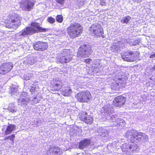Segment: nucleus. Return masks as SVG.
I'll use <instances>...</instances> for the list:
<instances>
[{
	"instance_id": "obj_16",
	"label": "nucleus",
	"mask_w": 155,
	"mask_h": 155,
	"mask_svg": "<svg viewBox=\"0 0 155 155\" xmlns=\"http://www.w3.org/2000/svg\"><path fill=\"white\" fill-rule=\"evenodd\" d=\"M30 101V99L28 97H20L18 100V105L22 106H25Z\"/></svg>"
},
{
	"instance_id": "obj_19",
	"label": "nucleus",
	"mask_w": 155,
	"mask_h": 155,
	"mask_svg": "<svg viewBox=\"0 0 155 155\" xmlns=\"http://www.w3.org/2000/svg\"><path fill=\"white\" fill-rule=\"evenodd\" d=\"M101 111L104 112L105 114H110L113 112L112 106L110 105H108L105 106L102 108Z\"/></svg>"
},
{
	"instance_id": "obj_22",
	"label": "nucleus",
	"mask_w": 155,
	"mask_h": 155,
	"mask_svg": "<svg viewBox=\"0 0 155 155\" xmlns=\"http://www.w3.org/2000/svg\"><path fill=\"white\" fill-rule=\"evenodd\" d=\"M62 85V84L61 81H57L56 83L54 84V85L52 87V90L56 91H58L61 88Z\"/></svg>"
},
{
	"instance_id": "obj_17",
	"label": "nucleus",
	"mask_w": 155,
	"mask_h": 155,
	"mask_svg": "<svg viewBox=\"0 0 155 155\" xmlns=\"http://www.w3.org/2000/svg\"><path fill=\"white\" fill-rule=\"evenodd\" d=\"M90 141L89 140L85 139L81 141L79 144L78 147L81 149H83L88 147L90 144Z\"/></svg>"
},
{
	"instance_id": "obj_33",
	"label": "nucleus",
	"mask_w": 155,
	"mask_h": 155,
	"mask_svg": "<svg viewBox=\"0 0 155 155\" xmlns=\"http://www.w3.org/2000/svg\"><path fill=\"white\" fill-rule=\"evenodd\" d=\"M48 21L50 23L52 24L55 21V19L52 17H49L48 19Z\"/></svg>"
},
{
	"instance_id": "obj_3",
	"label": "nucleus",
	"mask_w": 155,
	"mask_h": 155,
	"mask_svg": "<svg viewBox=\"0 0 155 155\" xmlns=\"http://www.w3.org/2000/svg\"><path fill=\"white\" fill-rule=\"evenodd\" d=\"M83 31L82 26L79 23L76 22L71 23L67 28L68 35L72 38L80 35Z\"/></svg>"
},
{
	"instance_id": "obj_8",
	"label": "nucleus",
	"mask_w": 155,
	"mask_h": 155,
	"mask_svg": "<svg viewBox=\"0 0 155 155\" xmlns=\"http://www.w3.org/2000/svg\"><path fill=\"white\" fill-rule=\"evenodd\" d=\"M91 96L90 93L87 91H81L78 93L75 97L80 102L87 103L90 101Z\"/></svg>"
},
{
	"instance_id": "obj_11",
	"label": "nucleus",
	"mask_w": 155,
	"mask_h": 155,
	"mask_svg": "<svg viewBox=\"0 0 155 155\" xmlns=\"http://www.w3.org/2000/svg\"><path fill=\"white\" fill-rule=\"evenodd\" d=\"M34 4V0H21L20 6L23 10L30 11Z\"/></svg>"
},
{
	"instance_id": "obj_47",
	"label": "nucleus",
	"mask_w": 155,
	"mask_h": 155,
	"mask_svg": "<svg viewBox=\"0 0 155 155\" xmlns=\"http://www.w3.org/2000/svg\"><path fill=\"white\" fill-rule=\"evenodd\" d=\"M38 101H37L36 102V103H38Z\"/></svg>"
},
{
	"instance_id": "obj_42",
	"label": "nucleus",
	"mask_w": 155,
	"mask_h": 155,
	"mask_svg": "<svg viewBox=\"0 0 155 155\" xmlns=\"http://www.w3.org/2000/svg\"><path fill=\"white\" fill-rule=\"evenodd\" d=\"M138 40H136L135 41V42L134 43H134V45H137V44H136V42H137V43H138L139 42H138Z\"/></svg>"
},
{
	"instance_id": "obj_18",
	"label": "nucleus",
	"mask_w": 155,
	"mask_h": 155,
	"mask_svg": "<svg viewBox=\"0 0 155 155\" xmlns=\"http://www.w3.org/2000/svg\"><path fill=\"white\" fill-rule=\"evenodd\" d=\"M137 145L135 144H127L126 152H128V153H130L134 151L136 152L137 151Z\"/></svg>"
},
{
	"instance_id": "obj_29",
	"label": "nucleus",
	"mask_w": 155,
	"mask_h": 155,
	"mask_svg": "<svg viewBox=\"0 0 155 155\" xmlns=\"http://www.w3.org/2000/svg\"><path fill=\"white\" fill-rule=\"evenodd\" d=\"M125 121L121 119L117 118L116 119V122L117 123V125L118 124L119 125H122V124L125 123Z\"/></svg>"
},
{
	"instance_id": "obj_13",
	"label": "nucleus",
	"mask_w": 155,
	"mask_h": 155,
	"mask_svg": "<svg viewBox=\"0 0 155 155\" xmlns=\"http://www.w3.org/2000/svg\"><path fill=\"white\" fill-rule=\"evenodd\" d=\"M79 118L81 120L87 124H91L93 121V117L90 115H88L86 112L81 113Z\"/></svg>"
},
{
	"instance_id": "obj_4",
	"label": "nucleus",
	"mask_w": 155,
	"mask_h": 155,
	"mask_svg": "<svg viewBox=\"0 0 155 155\" xmlns=\"http://www.w3.org/2000/svg\"><path fill=\"white\" fill-rule=\"evenodd\" d=\"M46 31V29L40 26L38 23L33 22L31 24L30 27L26 28L23 30L21 35L25 36L29 34H32L34 33L45 32Z\"/></svg>"
},
{
	"instance_id": "obj_6",
	"label": "nucleus",
	"mask_w": 155,
	"mask_h": 155,
	"mask_svg": "<svg viewBox=\"0 0 155 155\" xmlns=\"http://www.w3.org/2000/svg\"><path fill=\"white\" fill-rule=\"evenodd\" d=\"M92 52L91 46L90 45H81L79 48L77 56L79 58L87 57L91 54Z\"/></svg>"
},
{
	"instance_id": "obj_43",
	"label": "nucleus",
	"mask_w": 155,
	"mask_h": 155,
	"mask_svg": "<svg viewBox=\"0 0 155 155\" xmlns=\"http://www.w3.org/2000/svg\"><path fill=\"white\" fill-rule=\"evenodd\" d=\"M8 136L7 137H5L3 140H4V141H5L6 140H8Z\"/></svg>"
},
{
	"instance_id": "obj_1",
	"label": "nucleus",
	"mask_w": 155,
	"mask_h": 155,
	"mask_svg": "<svg viewBox=\"0 0 155 155\" xmlns=\"http://www.w3.org/2000/svg\"><path fill=\"white\" fill-rule=\"evenodd\" d=\"M125 136L127 138L130 137V140L132 142L135 141L137 143L142 141L146 142L148 140V137L144 133L138 132L137 130L132 129L128 130L126 133Z\"/></svg>"
},
{
	"instance_id": "obj_31",
	"label": "nucleus",
	"mask_w": 155,
	"mask_h": 155,
	"mask_svg": "<svg viewBox=\"0 0 155 155\" xmlns=\"http://www.w3.org/2000/svg\"><path fill=\"white\" fill-rule=\"evenodd\" d=\"M13 108H12L11 106H10L8 107V110L10 112L12 113H14L16 111L17 109L15 108V107L13 105Z\"/></svg>"
},
{
	"instance_id": "obj_39",
	"label": "nucleus",
	"mask_w": 155,
	"mask_h": 155,
	"mask_svg": "<svg viewBox=\"0 0 155 155\" xmlns=\"http://www.w3.org/2000/svg\"><path fill=\"white\" fill-rule=\"evenodd\" d=\"M35 88L33 87H31L30 90V91L31 92V94H33L34 93L35 91Z\"/></svg>"
},
{
	"instance_id": "obj_27",
	"label": "nucleus",
	"mask_w": 155,
	"mask_h": 155,
	"mask_svg": "<svg viewBox=\"0 0 155 155\" xmlns=\"http://www.w3.org/2000/svg\"><path fill=\"white\" fill-rule=\"evenodd\" d=\"M18 90V88L15 86H12L11 87L10 91H9V94H11V95L15 94Z\"/></svg>"
},
{
	"instance_id": "obj_35",
	"label": "nucleus",
	"mask_w": 155,
	"mask_h": 155,
	"mask_svg": "<svg viewBox=\"0 0 155 155\" xmlns=\"http://www.w3.org/2000/svg\"><path fill=\"white\" fill-rule=\"evenodd\" d=\"M15 137V135L14 134L9 136H8V139H10L14 143L13 140L14 139Z\"/></svg>"
},
{
	"instance_id": "obj_30",
	"label": "nucleus",
	"mask_w": 155,
	"mask_h": 155,
	"mask_svg": "<svg viewBox=\"0 0 155 155\" xmlns=\"http://www.w3.org/2000/svg\"><path fill=\"white\" fill-rule=\"evenodd\" d=\"M56 20L59 23H61L63 21V17L61 15H58L56 16Z\"/></svg>"
},
{
	"instance_id": "obj_15",
	"label": "nucleus",
	"mask_w": 155,
	"mask_h": 155,
	"mask_svg": "<svg viewBox=\"0 0 155 155\" xmlns=\"http://www.w3.org/2000/svg\"><path fill=\"white\" fill-rule=\"evenodd\" d=\"M125 98L122 96H117L115 98L113 101L114 105L116 107H120L123 105L125 102Z\"/></svg>"
},
{
	"instance_id": "obj_5",
	"label": "nucleus",
	"mask_w": 155,
	"mask_h": 155,
	"mask_svg": "<svg viewBox=\"0 0 155 155\" xmlns=\"http://www.w3.org/2000/svg\"><path fill=\"white\" fill-rule=\"evenodd\" d=\"M89 33L92 36L104 38L103 29L101 25L95 23L92 25L89 28Z\"/></svg>"
},
{
	"instance_id": "obj_20",
	"label": "nucleus",
	"mask_w": 155,
	"mask_h": 155,
	"mask_svg": "<svg viewBox=\"0 0 155 155\" xmlns=\"http://www.w3.org/2000/svg\"><path fill=\"white\" fill-rule=\"evenodd\" d=\"M97 132L99 135L102 137H104L108 133V131L105 127H100L98 129Z\"/></svg>"
},
{
	"instance_id": "obj_40",
	"label": "nucleus",
	"mask_w": 155,
	"mask_h": 155,
	"mask_svg": "<svg viewBox=\"0 0 155 155\" xmlns=\"http://www.w3.org/2000/svg\"><path fill=\"white\" fill-rule=\"evenodd\" d=\"M91 61L90 59H86L84 60L85 62L87 63H89Z\"/></svg>"
},
{
	"instance_id": "obj_46",
	"label": "nucleus",
	"mask_w": 155,
	"mask_h": 155,
	"mask_svg": "<svg viewBox=\"0 0 155 155\" xmlns=\"http://www.w3.org/2000/svg\"><path fill=\"white\" fill-rule=\"evenodd\" d=\"M36 98H37L36 97H34L33 98V99L32 100V101H34L36 99Z\"/></svg>"
},
{
	"instance_id": "obj_34",
	"label": "nucleus",
	"mask_w": 155,
	"mask_h": 155,
	"mask_svg": "<svg viewBox=\"0 0 155 155\" xmlns=\"http://www.w3.org/2000/svg\"><path fill=\"white\" fill-rule=\"evenodd\" d=\"M127 144H124L122 145L121 147V150L123 152H126V150Z\"/></svg>"
},
{
	"instance_id": "obj_21",
	"label": "nucleus",
	"mask_w": 155,
	"mask_h": 155,
	"mask_svg": "<svg viewBox=\"0 0 155 155\" xmlns=\"http://www.w3.org/2000/svg\"><path fill=\"white\" fill-rule=\"evenodd\" d=\"M15 129V125L12 124L9 125L7 126L6 130L5 132V134L7 135L10 134Z\"/></svg>"
},
{
	"instance_id": "obj_37",
	"label": "nucleus",
	"mask_w": 155,
	"mask_h": 155,
	"mask_svg": "<svg viewBox=\"0 0 155 155\" xmlns=\"http://www.w3.org/2000/svg\"><path fill=\"white\" fill-rule=\"evenodd\" d=\"M100 5L101 6L106 5V2L105 0H101Z\"/></svg>"
},
{
	"instance_id": "obj_23",
	"label": "nucleus",
	"mask_w": 155,
	"mask_h": 155,
	"mask_svg": "<svg viewBox=\"0 0 155 155\" xmlns=\"http://www.w3.org/2000/svg\"><path fill=\"white\" fill-rule=\"evenodd\" d=\"M121 48L118 46V44L114 43L112 46L111 47V50L112 51L114 52L115 51H120Z\"/></svg>"
},
{
	"instance_id": "obj_10",
	"label": "nucleus",
	"mask_w": 155,
	"mask_h": 155,
	"mask_svg": "<svg viewBox=\"0 0 155 155\" xmlns=\"http://www.w3.org/2000/svg\"><path fill=\"white\" fill-rule=\"evenodd\" d=\"M13 67L12 62L3 63L0 66V74L4 75L8 73L12 69Z\"/></svg>"
},
{
	"instance_id": "obj_7",
	"label": "nucleus",
	"mask_w": 155,
	"mask_h": 155,
	"mask_svg": "<svg viewBox=\"0 0 155 155\" xmlns=\"http://www.w3.org/2000/svg\"><path fill=\"white\" fill-rule=\"evenodd\" d=\"M72 58V57L71 55L69 50L64 49L61 55L58 58V60L62 64L67 63L70 61Z\"/></svg>"
},
{
	"instance_id": "obj_44",
	"label": "nucleus",
	"mask_w": 155,
	"mask_h": 155,
	"mask_svg": "<svg viewBox=\"0 0 155 155\" xmlns=\"http://www.w3.org/2000/svg\"><path fill=\"white\" fill-rule=\"evenodd\" d=\"M152 69L153 70H155V65H154L153 67H152Z\"/></svg>"
},
{
	"instance_id": "obj_24",
	"label": "nucleus",
	"mask_w": 155,
	"mask_h": 155,
	"mask_svg": "<svg viewBox=\"0 0 155 155\" xmlns=\"http://www.w3.org/2000/svg\"><path fill=\"white\" fill-rule=\"evenodd\" d=\"M131 19V17L129 16L124 17L121 19V22L123 24L128 23Z\"/></svg>"
},
{
	"instance_id": "obj_26",
	"label": "nucleus",
	"mask_w": 155,
	"mask_h": 155,
	"mask_svg": "<svg viewBox=\"0 0 155 155\" xmlns=\"http://www.w3.org/2000/svg\"><path fill=\"white\" fill-rule=\"evenodd\" d=\"M33 76V74L30 73H26L24 74L23 78L24 80L27 81L30 80Z\"/></svg>"
},
{
	"instance_id": "obj_45",
	"label": "nucleus",
	"mask_w": 155,
	"mask_h": 155,
	"mask_svg": "<svg viewBox=\"0 0 155 155\" xmlns=\"http://www.w3.org/2000/svg\"><path fill=\"white\" fill-rule=\"evenodd\" d=\"M84 3L83 2H81V3L79 5L82 6L83 5Z\"/></svg>"
},
{
	"instance_id": "obj_32",
	"label": "nucleus",
	"mask_w": 155,
	"mask_h": 155,
	"mask_svg": "<svg viewBox=\"0 0 155 155\" xmlns=\"http://www.w3.org/2000/svg\"><path fill=\"white\" fill-rule=\"evenodd\" d=\"M107 118H110V120L113 122H115V121H116V120L115 119V117L114 115H111L110 116H107Z\"/></svg>"
},
{
	"instance_id": "obj_25",
	"label": "nucleus",
	"mask_w": 155,
	"mask_h": 155,
	"mask_svg": "<svg viewBox=\"0 0 155 155\" xmlns=\"http://www.w3.org/2000/svg\"><path fill=\"white\" fill-rule=\"evenodd\" d=\"M26 62L28 64L32 65L35 63V61L33 57H29L27 58Z\"/></svg>"
},
{
	"instance_id": "obj_41",
	"label": "nucleus",
	"mask_w": 155,
	"mask_h": 155,
	"mask_svg": "<svg viewBox=\"0 0 155 155\" xmlns=\"http://www.w3.org/2000/svg\"><path fill=\"white\" fill-rule=\"evenodd\" d=\"M150 58H155V54L151 55L150 56Z\"/></svg>"
},
{
	"instance_id": "obj_36",
	"label": "nucleus",
	"mask_w": 155,
	"mask_h": 155,
	"mask_svg": "<svg viewBox=\"0 0 155 155\" xmlns=\"http://www.w3.org/2000/svg\"><path fill=\"white\" fill-rule=\"evenodd\" d=\"M28 93L26 92H23L22 93L21 97H26L27 96Z\"/></svg>"
},
{
	"instance_id": "obj_12",
	"label": "nucleus",
	"mask_w": 155,
	"mask_h": 155,
	"mask_svg": "<svg viewBox=\"0 0 155 155\" xmlns=\"http://www.w3.org/2000/svg\"><path fill=\"white\" fill-rule=\"evenodd\" d=\"M32 46L35 50L42 51L47 49L48 44L45 42L38 41L33 43Z\"/></svg>"
},
{
	"instance_id": "obj_28",
	"label": "nucleus",
	"mask_w": 155,
	"mask_h": 155,
	"mask_svg": "<svg viewBox=\"0 0 155 155\" xmlns=\"http://www.w3.org/2000/svg\"><path fill=\"white\" fill-rule=\"evenodd\" d=\"M72 90L70 88H68L65 89L62 92V94L64 96H68L70 94L72 93Z\"/></svg>"
},
{
	"instance_id": "obj_9",
	"label": "nucleus",
	"mask_w": 155,
	"mask_h": 155,
	"mask_svg": "<svg viewBox=\"0 0 155 155\" xmlns=\"http://www.w3.org/2000/svg\"><path fill=\"white\" fill-rule=\"evenodd\" d=\"M137 51H129L124 53L122 55V58L125 61L133 62L136 60V58L139 56Z\"/></svg>"
},
{
	"instance_id": "obj_14",
	"label": "nucleus",
	"mask_w": 155,
	"mask_h": 155,
	"mask_svg": "<svg viewBox=\"0 0 155 155\" xmlns=\"http://www.w3.org/2000/svg\"><path fill=\"white\" fill-rule=\"evenodd\" d=\"M62 150L57 146H50L47 151V155H61L62 154Z\"/></svg>"
},
{
	"instance_id": "obj_2",
	"label": "nucleus",
	"mask_w": 155,
	"mask_h": 155,
	"mask_svg": "<svg viewBox=\"0 0 155 155\" xmlns=\"http://www.w3.org/2000/svg\"><path fill=\"white\" fill-rule=\"evenodd\" d=\"M22 18L19 15L13 13L8 16V20L5 21V26L7 28L16 29L21 25Z\"/></svg>"
},
{
	"instance_id": "obj_38",
	"label": "nucleus",
	"mask_w": 155,
	"mask_h": 155,
	"mask_svg": "<svg viewBox=\"0 0 155 155\" xmlns=\"http://www.w3.org/2000/svg\"><path fill=\"white\" fill-rule=\"evenodd\" d=\"M57 2L61 5H62L64 2V0H56Z\"/></svg>"
}]
</instances>
